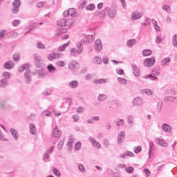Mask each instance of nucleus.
Listing matches in <instances>:
<instances>
[{
    "label": "nucleus",
    "instance_id": "f257e3e1",
    "mask_svg": "<svg viewBox=\"0 0 177 177\" xmlns=\"http://www.w3.org/2000/svg\"><path fill=\"white\" fill-rule=\"evenodd\" d=\"M34 61L35 66L37 68H41L44 66V60H42V57L39 56L38 54H34Z\"/></svg>",
    "mask_w": 177,
    "mask_h": 177
},
{
    "label": "nucleus",
    "instance_id": "f03ea898",
    "mask_svg": "<svg viewBox=\"0 0 177 177\" xmlns=\"http://www.w3.org/2000/svg\"><path fill=\"white\" fill-rule=\"evenodd\" d=\"M69 70L74 71L75 74H78V70H80V64L77 61H72L68 64Z\"/></svg>",
    "mask_w": 177,
    "mask_h": 177
},
{
    "label": "nucleus",
    "instance_id": "7ed1b4c3",
    "mask_svg": "<svg viewBox=\"0 0 177 177\" xmlns=\"http://www.w3.org/2000/svg\"><path fill=\"white\" fill-rule=\"evenodd\" d=\"M53 149H55V147H50L43 155V160L44 161V162H48L50 158L49 156L50 154H52L53 153Z\"/></svg>",
    "mask_w": 177,
    "mask_h": 177
},
{
    "label": "nucleus",
    "instance_id": "20e7f679",
    "mask_svg": "<svg viewBox=\"0 0 177 177\" xmlns=\"http://www.w3.org/2000/svg\"><path fill=\"white\" fill-rule=\"evenodd\" d=\"M156 64V58H147L144 61V66L145 67H153Z\"/></svg>",
    "mask_w": 177,
    "mask_h": 177
},
{
    "label": "nucleus",
    "instance_id": "39448f33",
    "mask_svg": "<svg viewBox=\"0 0 177 177\" xmlns=\"http://www.w3.org/2000/svg\"><path fill=\"white\" fill-rule=\"evenodd\" d=\"M94 39H95V35H88L81 40V44H86V45H88L91 44V42H93Z\"/></svg>",
    "mask_w": 177,
    "mask_h": 177
},
{
    "label": "nucleus",
    "instance_id": "423d86ee",
    "mask_svg": "<svg viewBox=\"0 0 177 177\" xmlns=\"http://www.w3.org/2000/svg\"><path fill=\"white\" fill-rule=\"evenodd\" d=\"M104 10L108 12V16L109 17H111V19H114V17H115L117 11H115V9L106 7L104 8Z\"/></svg>",
    "mask_w": 177,
    "mask_h": 177
},
{
    "label": "nucleus",
    "instance_id": "0eeeda50",
    "mask_svg": "<svg viewBox=\"0 0 177 177\" xmlns=\"http://www.w3.org/2000/svg\"><path fill=\"white\" fill-rule=\"evenodd\" d=\"M94 48L97 52H100L103 49V46L102 45V40L97 39L94 43Z\"/></svg>",
    "mask_w": 177,
    "mask_h": 177
},
{
    "label": "nucleus",
    "instance_id": "6e6552de",
    "mask_svg": "<svg viewBox=\"0 0 177 177\" xmlns=\"http://www.w3.org/2000/svg\"><path fill=\"white\" fill-rule=\"evenodd\" d=\"M3 67L6 70H12V68L15 67V62H13L12 60L7 61L6 63H4Z\"/></svg>",
    "mask_w": 177,
    "mask_h": 177
},
{
    "label": "nucleus",
    "instance_id": "1a4fd4ad",
    "mask_svg": "<svg viewBox=\"0 0 177 177\" xmlns=\"http://www.w3.org/2000/svg\"><path fill=\"white\" fill-rule=\"evenodd\" d=\"M30 74H31V71H30V70L26 71V72L24 73V80H25V82H26V84H31V77H30Z\"/></svg>",
    "mask_w": 177,
    "mask_h": 177
},
{
    "label": "nucleus",
    "instance_id": "9d476101",
    "mask_svg": "<svg viewBox=\"0 0 177 177\" xmlns=\"http://www.w3.org/2000/svg\"><path fill=\"white\" fill-rule=\"evenodd\" d=\"M143 16V12L139 11H135L134 12L132 13L131 17L133 18V20H138L140 19Z\"/></svg>",
    "mask_w": 177,
    "mask_h": 177
},
{
    "label": "nucleus",
    "instance_id": "9b49d317",
    "mask_svg": "<svg viewBox=\"0 0 177 177\" xmlns=\"http://www.w3.org/2000/svg\"><path fill=\"white\" fill-rule=\"evenodd\" d=\"M155 142H156V143H157L160 146H162V147H167V146H168V144L167 143L165 140H162V139H160L158 138H156L155 139Z\"/></svg>",
    "mask_w": 177,
    "mask_h": 177
},
{
    "label": "nucleus",
    "instance_id": "f8f14e48",
    "mask_svg": "<svg viewBox=\"0 0 177 177\" xmlns=\"http://www.w3.org/2000/svg\"><path fill=\"white\" fill-rule=\"evenodd\" d=\"M125 138V131H120L118 136V145H122V140Z\"/></svg>",
    "mask_w": 177,
    "mask_h": 177
},
{
    "label": "nucleus",
    "instance_id": "ddd939ff",
    "mask_svg": "<svg viewBox=\"0 0 177 177\" xmlns=\"http://www.w3.org/2000/svg\"><path fill=\"white\" fill-rule=\"evenodd\" d=\"M6 38H16L19 37V33L16 31H10L6 34Z\"/></svg>",
    "mask_w": 177,
    "mask_h": 177
},
{
    "label": "nucleus",
    "instance_id": "4468645a",
    "mask_svg": "<svg viewBox=\"0 0 177 177\" xmlns=\"http://www.w3.org/2000/svg\"><path fill=\"white\" fill-rule=\"evenodd\" d=\"M52 135L54 138H60L62 136V131H59L57 126L54 128Z\"/></svg>",
    "mask_w": 177,
    "mask_h": 177
},
{
    "label": "nucleus",
    "instance_id": "2eb2a0df",
    "mask_svg": "<svg viewBox=\"0 0 177 177\" xmlns=\"http://www.w3.org/2000/svg\"><path fill=\"white\" fill-rule=\"evenodd\" d=\"M131 67L133 71V75L135 77H139L140 75V70L139 69V67L136 66V64H132Z\"/></svg>",
    "mask_w": 177,
    "mask_h": 177
},
{
    "label": "nucleus",
    "instance_id": "dca6fc26",
    "mask_svg": "<svg viewBox=\"0 0 177 177\" xmlns=\"http://www.w3.org/2000/svg\"><path fill=\"white\" fill-rule=\"evenodd\" d=\"M133 106H142L143 104L142 98L140 97H136L133 101Z\"/></svg>",
    "mask_w": 177,
    "mask_h": 177
},
{
    "label": "nucleus",
    "instance_id": "f3484780",
    "mask_svg": "<svg viewBox=\"0 0 177 177\" xmlns=\"http://www.w3.org/2000/svg\"><path fill=\"white\" fill-rule=\"evenodd\" d=\"M57 24L59 27H66V26H67V20L66 19H61L59 21H57Z\"/></svg>",
    "mask_w": 177,
    "mask_h": 177
},
{
    "label": "nucleus",
    "instance_id": "a211bd4d",
    "mask_svg": "<svg viewBox=\"0 0 177 177\" xmlns=\"http://www.w3.org/2000/svg\"><path fill=\"white\" fill-rule=\"evenodd\" d=\"M10 132H11V134L13 136L15 140H18L19 133H17V130H16L15 129H10Z\"/></svg>",
    "mask_w": 177,
    "mask_h": 177
},
{
    "label": "nucleus",
    "instance_id": "6ab92c4d",
    "mask_svg": "<svg viewBox=\"0 0 177 177\" xmlns=\"http://www.w3.org/2000/svg\"><path fill=\"white\" fill-rule=\"evenodd\" d=\"M24 70H26V71H28V70H30V66H28V64H26L25 65H22L18 67V71L19 73H23Z\"/></svg>",
    "mask_w": 177,
    "mask_h": 177
},
{
    "label": "nucleus",
    "instance_id": "aec40b11",
    "mask_svg": "<svg viewBox=\"0 0 177 177\" xmlns=\"http://www.w3.org/2000/svg\"><path fill=\"white\" fill-rule=\"evenodd\" d=\"M9 85L8 79H1L0 80V88H5Z\"/></svg>",
    "mask_w": 177,
    "mask_h": 177
},
{
    "label": "nucleus",
    "instance_id": "412c9836",
    "mask_svg": "<svg viewBox=\"0 0 177 177\" xmlns=\"http://www.w3.org/2000/svg\"><path fill=\"white\" fill-rule=\"evenodd\" d=\"M162 128L164 132H167V133L171 132V126L167 123L163 124Z\"/></svg>",
    "mask_w": 177,
    "mask_h": 177
},
{
    "label": "nucleus",
    "instance_id": "4be33fe9",
    "mask_svg": "<svg viewBox=\"0 0 177 177\" xmlns=\"http://www.w3.org/2000/svg\"><path fill=\"white\" fill-rule=\"evenodd\" d=\"M138 42V40L135 39H131L127 41V46L129 48H132L133 45H136V44Z\"/></svg>",
    "mask_w": 177,
    "mask_h": 177
},
{
    "label": "nucleus",
    "instance_id": "5701e85b",
    "mask_svg": "<svg viewBox=\"0 0 177 177\" xmlns=\"http://www.w3.org/2000/svg\"><path fill=\"white\" fill-rule=\"evenodd\" d=\"M68 15L69 16H71V17H74L75 16L77 11L75 10V8H69L68 10Z\"/></svg>",
    "mask_w": 177,
    "mask_h": 177
},
{
    "label": "nucleus",
    "instance_id": "b1692460",
    "mask_svg": "<svg viewBox=\"0 0 177 177\" xmlns=\"http://www.w3.org/2000/svg\"><path fill=\"white\" fill-rule=\"evenodd\" d=\"M82 44L84 43H81V41L80 42H78L77 44V53L78 55H81V53H82V49H83V46H82Z\"/></svg>",
    "mask_w": 177,
    "mask_h": 177
},
{
    "label": "nucleus",
    "instance_id": "393cba45",
    "mask_svg": "<svg viewBox=\"0 0 177 177\" xmlns=\"http://www.w3.org/2000/svg\"><path fill=\"white\" fill-rule=\"evenodd\" d=\"M70 88H77L78 86V82L77 80H73L68 84Z\"/></svg>",
    "mask_w": 177,
    "mask_h": 177
},
{
    "label": "nucleus",
    "instance_id": "a878e982",
    "mask_svg": "<svg viewBox=\"0 0 177 177\" xmlns=\"http://www.w3.org/2000/svg\"><path fill=\"white\" fill-rule=\"evenodd\" d=\"M95 16H99V17H104V16H106V10L97 11L95 13Z\"/></svg>",
    "mask_w": 177,
    "mask_h": 177
},
{
    "label": "nucleus",
    "instance_id": "bb28decb",
    "mask_svg": "<svg viewBox=\"0 0 177 177\" xmlns=\"http://www.w3.org/2000/svg\"><path fill=\"white\" fill-rule=\"evenodd\" d=\"M68 45H70V42H67L59 46L58 48L59 52H63V50H64L67 48V46H68Z\"/></svg>",
    "mask_w": 177,
    "mask_h": 177
},
{
    "label": "nucleus",
    "instance_id": "cd10ccee",
    "mask_svg": "<svg viewBox=\"0 0 177 177\" xmlns=\"http://www.w3.org/2000/svg\"><path fill=\"white\" fill-rule=\"evenodd\" d=\"M56 57H59L58 54L51 53L48 56V59L50 60V62H52V60H53V59H56Z\"/></svg>",
    "mask_w": 177,
    "mask_h": 177
},
{
    "label": "nucleus",
    "instance_id": "c85d7f7f",
    "mask_svg": "<svg viewBox=\"0 0 177 177\" xmlns=\"http://www.w3.org/2000/svg\"><path fill=\"white\" fill-rule=\"evenodd\" d=\"M176 99V97L174 96H166L164 98L165 102H174V100Z\"/></svg>",
    "mask_w": 177,
    "mask_h": 177
},
{
    "label": "nucleus",
    "instance_id": "c756f323",
    "mask_svg": "<svg viewBox=\"0 0 177 177\" xmlns=\"http://www.w3.org/2000/svg\"><path fill=\"white\" fill-rule=\"evenodd\" d=\"M21 5V1L20 0H15L12 2V6H14V8H20Z\"/></svg>",
    "mask_w": 177,
    "mask_h": 177
},
{
    "label": "nucleus",
    "instance_id": "7c9ffc66",
    "mask_svg": "<svg viewBox=\"0 0 177 177\" xmlns=\"http://www.w3.org/2000/svg\"><path fill=\"white\" fill-rule=\"evenodd\" d=\"M107 99V95L104 94H100L97 97V100L99 102H103L104 100H106Z\"/></svg>",
    "mask_w": 177,
    "mask_h": 177
},
{
    "label": "nucleus",
    "instance_id": "2f4dec72",
    "mask_svg": "<svg viewBox=\"0 0 177 177\" xmlns=\"http://www.w3.org/2000/svg\"><path fill=\"white\" fill-rule=\"evenodd\" d=\"M149 157H150L151 152L153 151V150H154V142L152 141L150 142L149 143Z\"/></svg>",
    "mask_w": 177,
    "mask_h": 177
},
{
    "label": "nucleus",
    "instance_id": "473e14b6",
    "mask_svg": "<svg viewBox=\"0 0 177 177\" xmlns=\"http://www.w3.org/2000/svg\"><path fill=\"white\" fill-rule=\"evenodd\" d=\"M37 131V129H35V124H30V132L32 135H34L35 133V131Z\"/></svg>",
    "mask_w": 177,
    "mask_h": 177
},
{
    "label": "nucleus",
    "instance_id": "72a5a7b5",
    "mask_svg": "<svg viewBox=\"0 0 177 177\" xmlns=\"http://www.w3.org/2000/svg\"><path fill=\"white\" fill-rule=\"evenodd\" d=\"M47 68L49 71V73H55L56 71V68L53 66L52 64H49L47 66Z\"/></svg>",
    "mask_w": 177,
    "mask_h": 177
},
{
    "label": "nucleus",
    "instance_id": "f704fd0d",
    "mask_svg": "<svg viewBox=\"0 0 177 177\" xmlns=\"http://www.w3.org/2000/svg\"><path fill=\"white\" fill-rule=\"evenodd\" d=\"M105 82H106V80H104V79H95L94 80H93V83L94 84H105Z\"/></svg>",
    "mask_w": 177,
    "mask_h": 177
},
{
    "label": "nucleus",
    "instance_id": "c9c22d12",
    "mask_svg": "<svg viewBox=\"0 0 177 177\" xmlns=\"http://www.w3.org/2000/svg\"><path fill=\"white\" fill-rule=\"evenodd\" d=\"M169 62H171V58L170 57H166V58H164L162 60L161 64H162V66H165V64H167V63H169Z\"/></svg>",
    "mask_w": 177,
    "mask_h": 177
},
{
    "label": "nucleus",
    "instance_id": "e433bc0d",
    "mask_svg": "<svg viewBox=\"0 0 177 177\" xmlns=\"http://www.w3.org/2000/svg\"><path fill=\"white\" fill-rule=\"evenodd\" d=\"M93 62L96 63L97 64H100V63H102V58L99 57L98 56H95L93 58Z\"/></svg>",
    "mask_w": 177,
    "mask_h": 177
},
{
    "label": "nucleus",
    "instance_id": "4c0bfd02",
    "mask_svg": "<svg viewBox=\"0 0 177 177\" xmlns=\"http://www.w3.org/2000/svg\"><path fill=\"white\" fill-rule=\"evenodd\" d=\"M96 6L94 3H91L86 7V10H95Z\"/></svg>",
    "mask_w": 177,
    "mask_h": 177
},
{
    "label": "nucleus",
    "instance_id": "58836bf2",
    "mask_svg": "<svg viewBox=\"0 0 177 177\" xmlns=\"http://www.w3.org/2000/svg\"><path fill=\"white\" fill-rule=\"evenodd\" d=\"M6 30L5 29H2L0 30V39H1V38H6Z\"/></svg>",
    "mask_w": 177,
    "mask_h": 177
},
{
    "label": "nucleus",
    "instance_id": "ea45409f",
    "mask_svg": "<svg viewBox=\"0 0 177 177\" xmlns=\"http://www.w3.org/2000/svg\"><path fill=\"white\" fill-rule=\"evenodd\" d=\"M133 116L132 115H129L127 117V122L128 124H129L130 125H132V124H133Z\"/></svg>",
    "mask_w": 177,
    "mask_h": 177
},
{
    "label": "nucleus",
    "instance_id": "a19ab883",
    "mask_svg": "<svg viewBox=\"0 0 177 177\" xmlns=\"http://www.w3.org/2000/svg\"><path fill=\"white\" fill-rule=\"evenodd\" d=\"M158 113H160L161 109H162V101L158 102L157 106Z\"/></svg>",
    "mask_w": 177,
    "mask_h": 177
},
{
    "label": "nucleus",
    "instance_id": "79ce46f5",
    "mask_svg": "<svg viewBox=\"0 0 177 177\" xmlns=\"http://www.w3.org/2000/svg\"><path fill=\"white\" fill-rule=\"evenodd\" d=\"M70 53H71V56H77V53H78V50H77L74 48H72L71 49Z\"/></svg>",
    "mask_w": 177,
    "mask_h": 177
},
{
    "label": "nucleus",
    "instance_id": "37998d69",
    "mask_svg": "<svg viewBox=\"0 0 177 177\" xmlns=\"http://www.w3.org/2000/svg\"><path fill=\"white\" fill-rule=\"evenodd\" d=\"M53 172L55 176L59 177L61 175L60 171L56 167L53 168Z\"/></svg>",
    "mask_w": 177,
    "mask_h": 177
},
{
    "label": "nucleus",
    "instance_id": "c03bdc74",
    "mask_svg": "<svg viewBox=\"0 0 177 177\" xmlns=\"http://www.w3.org/2000/svg\"><path fill=\"white\" fill-rule=\"evenodd\" d=\"M63 145H64V140H60L57 145V149H59V151H62V149L63 148Z\"/></svg>",
    "mask_w": 177,
    "mask_h": 177
},
{
    "label": "nucleus",
    "instance_id": "a18cd8bd",
    "mask_svg": "<svg viewBox=\"0 0 177 177\" xmlns=\"http://www.w3.org/2000/svg\"><path fill=\"white\" fill-rule=\"evenodd\" d=\"M151 53H152L151 50H144L142 51L143 56H150Z\"/></svg>",
    "mask_w": 177,
    "mask_h": 177
},
{
    "label": "nucleus",
    "instance_id": "49530a36",
    "mask_svg": "<svg viewBox=\"0 0 177 177\" xmlns=\"http://www.w3.org/2000/svg\"><path fill=\"white\" fill-rule=\"evenodd\" d=\"M124 123L125 122L122 119H119L118 120L116 121V125L118 127H122V125H124Z\"/></svg>",
    "mask_w": 177,
    "mask_h": 177
},
{
    "label": "nucleus",
    "instance_id": "de8ad7c7",
    "mask_svg": "<svg viewBox=\"0 0 177 177\" xmlns=\"http://www.w3.org/2000/svg\"><path fill=\"white\" fill-rule=\"evenodd\" d=\"M118 81L120 82V84H122V85H127V80L122 78V77H118Z\"/></svg>",
    "mask_w": 177,
    "mask_h": 177
},
{
    "label": "nucleus",
    "instance_id": "09e8293b",
    "mask_svg": "<svg viewBox=\"0 0 177 177\" xmlns=\"http://www.w3.org/2000/svg\"><path fill=\"white\" fill-rule=\"evenodd\" d=\"M3 77H4L3 80H9L10 78V73L9 72H3Z\"/></svg>",
    "mask_w": 177,
    "mask_h": 177
},
{
    "label": "nucleus",
    "instance_id": "8fccbe9b",
    "mask_svg": "<svg viewBox=\"0 0 177 177\" xmlns=\"http://www.w3.org/2000/svg\"><path fill=\"white\" fill-rule=\"evenodd\" d=\"M125 171L127 174H132L135 171V169L133 167H129L125 168Z\"/></svg>",
    "mask_w": 177,
    "mask_h": 177
},
{
    "label": "nucleus",
    "instance_id": "3c124183",
    "mask_svg": "<svg viewBox=\"0 0 177 177\" xmlns=\"http://www.w3.org/2000/svg\"><path fill=\"white\" fill-rule=\"evenodd\" d=\"M13 59L15 62L20 60V54L19 53H15L13 55Z\"/></svg>",
    "mask_w": 177,
    "mask_h": 177
},
{
    "label": "nucleus",
    "instance_id": "603ef678",
    "mask_svg": "<svg viewBox=\"0 0 177 177\" xmlns=\"http://www.w3.org/2000/svg\"><path fill=\"white\" fill-rule=\"evenodd\" d=\"M142 151V147L140 146H138L134 147V153H136V154H138V153H140Z\"/></svg>",
    "mask_w": 177,
    "mask_h": 177
},
{
    "label": "nucleus",
    "instance_id": "864d4df0",
    "mask_svg": "<svg viewBox=\"0 0 177 177\" xmlns=\"http://www.w3.org/2000/svg\"><path fill=\"white\" fill-rule=\"evenodd\" d=\"M20 23H21V21H20L19 19H15L12 21V26L14 27H17V26H19V24H20Z\"/></svg>",
    "mask_w": 177,
    "mask_h": 177
},
{
    "label": "nucleus",
    "instance_id": "5fc2aeb1",
    "mask_svg": "<svg viewBox=\"0 0 177 177\" xmlns=\"http://www.w3.org/2000/svg\"><path fill=\"white\" fill-rule=\"evenodd\" d=\"M172 39L174 46H177V34L173 36Z\"/></svg>",
    "mask_w": 177,
    "mask_h": 177
},
{
    "label": "nucleus",
    "instance_id": "6e6d98bb",
    "mask_svg": "<svg viewBox=\"0 0 177 177\" xmlns=\"http://www.w3.org/2000/svg\"><path fill=\"white\" fill-rule=\"evenodd\" d=\"M43 95H44V96H49L50 95V89L49 88H46L44 91H43Z\"/></svg>",
    "mask_w": 177,
    "mask_h": 177
},
{
    "label": "nucleus",
    "instance_id": "4d7b16f0",
    "mask_svg": "<svg viewBox=\"0 0 177 177\" xmlns=\"http://www.w3.org/2000/svg\"><path fill=\"white\" fill-rule=\"evenodd\" d=\"M19 10H20V8H19L14 7V8L12 9V12L14 15H17V13H19Z\"/></svg>",
    "mask_w": 177,
    "mask_h": 177
},
{
    "label": "nucleus",
    "instance_id": "13d9d810",
    "mask_svg": "<svg viewBox=\"0 0 177 177\" xmlns=\"http://www.w3.org/2000/svg\"><path fill=\"white\" fill-rule=\"evenodd\" d=\"M42 114L46 117H52V113L49 111H44Z\"/></svg>",
    "mask_w": 177,
    "mask_h": 177
},
{
    "label": "nucleus",
    "instance_id": "bf43d9fd",
    "mask_svg": "<svg viewBox=\"0 0 177 177\" xmlns=\"http://www.w3.org/2000/svg\"><path fill=\"white\" fill-rule=\"evenodd\" d=\"M37 48H38V49H45L46 46H45V44H44L41 42H38L37 43Z\"/></svg>",
    "mask_w": 177,
    "mask_h": 177
},
{
    "label": "nucleus",
    "instance_id": "052dcab7",
    "mask_svg": "<svg viewBox=\"0 0 177 177\" xmlns=\"http://www.w3.org/2000/svg\"><path fill=\"white\" fill-rule=\"evenodd\" d=\"M92 146H93V147H96L97 149H100V147H102V145H100V143H99L97 141L95 140V142H94Z\"/></svg>",
    "mask_w": 177,
    "mask_h": 177
},
{
    "label": "nucleus",
    "instance_id": "680f3d73",
    "mask_svg": "<svg viewBox=\"0 0 177 177\" xmlns=\"http://www.w3.org/2000/svg\"><path fill=\"white\" fill-rule=\"evenodd\" d=\"M45 5H46V1H41L39 3H38L36 6L37 8H42V6H44Z\"/></svg>",
    "mask_w": 177,
    "mask_h": 177
},
{
    "label": "nucleus",
    "instance_id": "e2e57ef3",
    "mask_svg": "<svg viewBox=\"0 0 177 177\" xmlns=\"http://www.w3.org/2000/svg\"><path fill=\"white\" fill-rule=\"evenodd\" d=\"M81 149V142H77L75 145V149L80 150Z\"/></svg>",
    "mask_w": 177,
    "mask_h": 177
},
{
    "label": "nucleus",
    "instance_id": "0e129e2a",
    "mask_svg": "<svg viewBox=\"0 0 177 177\" xmlns=\"http://www.w3.org/2000/svg\"><path fill=\"white\" fill-rule=\"evenodd\" d=\"M126 156L127 157H135V153H132L131 151H126Z\"/></svg>",
    "mask_w": 177,
    "mask_h": 177
},
{
    "label": "nucleus",
    "instance_id": "69168bd1",
    "mask_svg": "<svg viewBox=\"0 0 177 177\" xmlns=\"http://www.w3.org/2000/svg\"><path fill=\"white\" fill-rule=\"evenodd\" d=\"M93 78V74H88L87 75L85 76V80L86 81H89V80H92Z\"/></svg>",
    "mask_w": 177,
    "mask_h": 177
},
{
    "label": "nucleus",
    "instance_id": "338daca9",
    "mask_svg": "<svg viewBox=\"0 0 177 177\" xmlns=\"http://www.w3.org/2000/svg\"><path fill=\"white\" fill-rule=\"evenodd\" d=\"M162 9L163 10H165L167 12H169V10H171V8L169 7V6L167 5L162 6Z\"/></svg>",
    "mask_w": 177,
    "mask_h": 177
},
{
    "label": "nucleus",
    "instance_id": "774afa93",
    "mask_svg": "<svg viewBox=\"0 0 177 177\" xmlns=\"http://www.w3.org/2000/svg\"><path fill=\"white\" fill-rule=\"evenodd\" d=\"M145 93L146 95H148V96H151V95H153V91H151V89L146 88Z\"/></svg>",
    "mask_w": 177,
    "mask_h": 177
}]
</instances>
